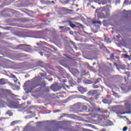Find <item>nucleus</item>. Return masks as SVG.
<instances>
[{"label":"nucleus","mask_w":131,"mask_h":131,"mask_svg":"<svg viewBox=\"0 0 131 131\" xmlns=\"http://www.w3.org/2000/svg\"><path fill=\"white\" fill-rule=\"evenodd\" d=\"M97 16L98 18H100V19H105V18H107V17L109 16V12H106V15H105L103 12H98Z\"/></svg>","instance_id":"1"},{"label":"nucleus","mask_w":131,"mask_h":131,"mask_svg":"<svg viewBox=\"0 0 131 131\" xmlns=\"http://www.w3.org/2000/svg\"><path fill=\"white\" fill-rule=\"evenodd\" d=\"M51 89L54 92H57V91H60L61 90V86L54 84L51 86Z\"/></svg>","instance_id":"2"},{"label":"nucleus","mask_w":131,"mask_h":131,"mask_svg":"<svg viewBox=\"0 0 131 131\" xmlns=\"http://www.w3.org/2000/svg\"><path fill=\"white\" fill-rule=\"evenodd\" d=\"M124 105L126 110H128V111L131 110V101H126Z\"/></svg>","instance_id":"3"},{"label":"nucleus","mask_w":131,"mask_h":131,"mask_svg":"<svg viewBox=\"0 0 131 131\" xmlns=\"http://www.w3.org/2000/svg\"><path fill=\"white\" fill-rule=\"evenodd\" d=\"M78 90L81 94H84V93H86V92H88V90L86 89L81 86L78 88Z\"/></svg>","instance_id":"4"},{"label":"nucleus","mask_w":131,"mask_h":131,"mask_svg":"<svg viewBox=\"0 0 131 131\" xmlns=\"http://www.w3.org/2000/svg\"><path fill=\"white\" fill-rule=\"evenodd\" d=\"M59 28L61 29L62 32H67L70 30V28H67L66 27L59 26Z\"/></svg>","instance_id":"5"},{"label":"nucleus","mask_w":131,"mask_h":131,"mask_svg":"<svg viewBox=\"0 0 131 131\" xmlns=\"http://www.w3.org/2000/svg\"><path fill=\"white\" fill-rule=\"evenodd\" d=\"M97 111L99 112V113H101V114H104V113H107V112H108L107 110L101 108H97Z\"/></svg>","instance_id":"6"},{"label":"nucleus","mask_w":131,"mask_h":131,"mask_svg":"<svg viewBox=\"0 0 131 131\" xmlns=\"http://www.w3.org/2000/svg\"><path fill=\"white\" fill-rule=\"evenodd\" d=\"M31 50V48H30V45L25 44L24 51V52H28Z\"/></svg>","instance_id":"7"},{"label":"nucleus","mask_w":131,"mask_h":131,"mask_svg":"<svg viewBox=\"0 0 131 131\" xmlns=\"http://www.w3.org/2000/svg\"><path fill=\"white\" fill-rule=\"evenodd\" d=\"M95 99L94 98H90L89 99V102L92 106H95Z\"/></svg>","instance_id":"8"},{"label":"nucleus","mask_w":131,"mask_h":131,"mask_svg":"<svg viewBox=\"0 0 131 131\" xmlns=\"http://www.w3.org/2000/svg\"><path fill=\"white\" fill-rule=\"evenodd\" d=\"M25 44H20L19 45H18L17 46V49L18 50H21L22 51H24V48H25Z\"/></svg>","instance_id":"9"},{"label":"nucleus","mask_w":131,"mask_h":131,"mask_svg":"<svg viewBox=\"0 0 131 131\" xmlns=\"http://www.w3.org/2000/svg\"><path fill=\"white\" fill-rule=\"evenodd\" d=\"M96 94V90L89 91L88 92V96H94Z\"/></svg>","instance_id":"10"},{"label":"nucleus","mask_w":131,"mask_h":131,"mask_svg":"<svg viewBox=\"0 0 131 131\" xmlns=\"http://www.w3.org/2000/svg\"><path fill=\"white\" fill-rule=\"evenodd\" d=\"M6 83H7V82L5 81V79L2 78L0 79V84L4 85V84H6Z\"/></svg>","instance_id":"11"},{"label":"nucleus","mask_w":131,"mask_h":131,"mask_svg":"<svg viewBox=\"0 0 131 131\" xmlns=\"http://www.w3.org/2000/svg\"><path fill=\"white\" fill-rule=\"evenodd\" d=\"M61 10H62L63 11H66V12H73V10L71 9H68L65 7L61 8Z\"/></svg>","instance_id":"12"},{"label":"nucleus","mask_w":131,"mask_h":131,"mask_svg":"<svg viewBox=\"0 0 131 131\" xmlns=\"http://www.w3.org/2000/svg\"><path fill=\"white\" fill-rule=\"evenodd\" d=\"M38 86H39V84L33 85L32 86H30V89L31 90H34V89H35L36 88H37Z\"/></svg>","instance_id":"13"},{"label":"nucleus","mask_w":131,"mask_h":131,"mask_svg":"<svg viewBox=\"0 0 131 131\" xmlns=\"http://www.w3.org/2000/svg\"><path fill=\"white\" fill-rule=\"evenodd\" d=\"M93 24H102V21L101 20L99 21H93L92 22Z\"/></svg>","instance_id":"14"},{"label":"nucleus","mask_w":131,"mask_h":131,"mask_svg":"<svg viewBox=\"0 0 131 131\" xmlns=\"http://www.w3.org/2000/svg\"><path fill=\"white\" fill-rule=\"evenodd\" d=\"M70 26L72 27V28H75V27H76V25L72 24L71 21L70 22Z\"/></svg>","instance_id":"15"},{"label":"nucleus","mask_w":131,"mask_h":131,"mask_svg":"<svg viewBox=\"0 0 131 131\" xmlns=\"http://www.w3.org/2000/svg\"><path fill=\"white\" fill-rule=\"evenodd\" d=\"M108 102L109 101L107 99L102 100V102L104 103V104H108Z\"/></svg>","instance_id":"16"},{"label":"nucleus","mask_w":131,"mask_h":131,"mask_svg":"<svg viewBox=\"0 0 131 131\" xmlns=\"http://www.w3.org/2000/svg\"><path fill=\"white\" fill-rule=\"evenodd\" d=\"M45 92L46 93H49L50 92V88L49 87H45Z\"/></svg>","instance_id":"17"},{"label":"nucleus","mask_w":131,"mask_h":131,"mask_svg":"<svg viewBox=\"0 0 131 131\" xmlns=\"http://www.w3.org/2000/svg\"><path fill=\"white\" fill-rule=\"evenodd\" d=\"M13 78H14V82H17V81H18V79H17V78L16 77V76L13 75L12 76Z\"/></svg>","instance_id":"18"},{"label":"nucleus","mask_w":131,"mask_h":131,"mask_svg":"<svg viewBox=\"0 0 131 131\" xmlns=\"http://www.w3.org/2000/svg\"><path fill=\"white\" fill-rule=\"evenodd\" d=\"M82 109L84 111H86L88 110V106L86 105H83L82 106Z\"/></svg>","instance_id":"19"},{"label":"nucleus","mask_w":131,"mask_h":131,"mask_svg":"<svg viewBox=\"0 0 131 131\" xmlns=\"http://www.w3.org/2000/svg\"><path fill=\"white\" fill-rule=\"evenodd\" d=\"M28 114H32V116H35V115H34V113H32V111H30L27 113Z\"/></svg>","instance_id":"20"},{"label":"nucleus","mask_w":131,"mask_h":131,"mask_svg":"<svg viewBox=\"0 0 131 131\" xmlns=\"http://www.w3.org/2000/svg\"><path fill=\"white\" fill-rule=\"evenodd\" d=\"M16 123H17V121H13L11 123V125H15V124H16Z\"/></svg>","instance_id":"21"},{"label":"nucleus","mask_w":131,"mask_h":131,"mask_svg":"<svg viewBox=\"0 0 131 131\" xmlns=\"http://www.w3.org/2000/svg\"><path fill=\"white\" fill-rule=\"evenodd\" d=\"M9 112H11V111H8V114H9V116H12V115H13V113H10V114L9 113Z\"/></svg>","instance_id":"22"},{"label":"nucleus","mask_w":131,"mask_h":131,"mask_svg":"<svg viewBox=\"0 0 131 131\" xmlns=\"http://www.w3.org/2000/svg\"><path fill=\"white\" fill-rule=\"evenodd\" d=\"M111 59H114V54H112L111 55Z\"/></svg>","instance_id":"23"},{"label":"nucleus","mask_w":131,"mask_h":131,"mask_svg":"<svg viewBox=\"0 0 131 131\" xmlns=\"http://www.w3.org/2000/svg\"><path fill=\"white\" fill-rule=\"evenodd\" d=\"M123 131L127 130V127H126V126L124 127L123 128Z\"/></svg>","instance_id":"24"},{"label":"nucleus","mask_w":131,"mask_h":131,"mask_svg":"<svg viewBox=\"0 0 131 131\" xmlns=\"http://www.w3.org/2000/svg\"><path fill=\"white\" fill-rule=\"evenodd\" d=\"M125 74H127L128 77H129V76H130V75H129V72H126Z\"/></svg>","instance_id":"25"},{"label":"nucleus","mask_w":131,"mask_h":131,"mask_svg":"<svg viewBox=\"0 0 131 131\" xmlns=\"http://www.w3.org/2000/svg\"><path fill=\"white\" fill-rule=\"evenodd\" d=\"M124 57L126 58H129V56H128L127 54H125Z\"/></svg>","instance_id":"26"},{"label":"nucleus","mask_w":131,"mask_h":131,"mask_svg":"<svg viewBox=\"0 0 131 131\" xmlns=\"http://www.w3.org/2000/svg\"><path fill=\"white\" fill-rule=\"evenodd\" d=\"M94 89H98L99 88V86L95 85L93 86Z\"/></svg>","instance_id":"27"},{"label":"nucleus","mask_w":131,"mask_h":131,"mask_svg":"<svg viewBox=\"0 0 131 131\" xmlns=\"http://www.w3.org/2000/svg\"><path fill=\"white\" fill-rule=\"evenodd\" d=\"M49 4H54L55 5V3L54 1H51L49 2Z\"/></svg>","instance_id":"28"},{"label":"nucleus","mask_w":131,"mask_h":131,"mask_svg":"<svg viewBox=\"0 0 131 131\" xmlns=\"http://www.w3.org/2000/svg\"><path fill=\"white\" fill-rule=\"evenodd\" d=\"M127 113H128V114H131V110L127 112Z\"/></svg>","instance_id":"29"},{"label":"nucleus","mask_w":131,"mask_h":131,"mask_svg":"<svg viewBox=\"0 0 131 131\" xmlns=\"http://www.w3.org/2000/svg\"><path fill=\"white\" fill-rule=\"evenodd\" d=\"M9 84L11 86L13 85V83H11V82H8Z\"/></svg>","instance_id":"30"},{"label":"nucleus","mask_w":131,"mask_h":131,"mask_svg":"<svg viewBox=\"0 0 131 131\" xmlns=\"http://www.w3.org/2000/svg\"><path fill=\"white\" fill-rule=\"evenodd\" d=\"M61 111L60 110H56L55 112H60Z\"/></svg>","instance_id":"31"},{"label":"nucleus","mask_w":131,"mask_h":131,"mask_svg":"<svg viewBox=\"0 0 131 131\" xmlns=\"http://www.w3.org/2000/svg\"><path fill=\"white\" fill-rule=\"evenodd\" d=\"M122 67H123V69H125V66H123Z\"/></svg>","instance_id":"32"},{"label":"nucleus","mask_w":131,"mask_h":131,"mask_svg":"<svg viewBox=\"0 0 131 131\" xmlns=\"http://www.w3.org/2000/svg\"><path fill=\"white\" fill-rule=\"evenodd\" d=\"M120 114H121V115L125 114V113H120Z\"/></svg>","instance_id":"33"},{"label":"nucleus","mask_w":131,"mask_h":131,"mask_svg":"<svg viewBox=\"0 0 131 131\" xmlns=\"http://www.w3.org/2000/svg\"><path fill=\"white\" fill-rule=\"evenodd\" d=\"M52 80H53V78L50 79L49 80V81H52Z\"/></svg>","instance_id":"34"},{"label":"nucleus","mask_w":131,"mask_h":131,"mask_svg":"<svg viewBox=\"0 0 131 131\" xmlns=\"http://www.w3.org/2000/svg\"><path fill=\"white\" fill-rule=\"evenodd\" d=\"M40 54L41 56H43V54L41 52H40Z\"/></svg>","instance_id":"35"},{"label":"nucleus","mask_w":131,"mask_h":131,"mask_svg":"<svg viewBox=\"0 0 131 131\" xmlns=\"http://www.w3.org/2000/svg\"><path fill=\"white\" fill-rule=\"evenodd\" d=\"M117 59H119V56L117 57Z\"/></svg>","instance_id":"36"},{"label":"nucleus","mask_w":131,"mask_h":131,"mask_svg":"<svg viewBox=\"0 0 131 131\" xmlns=\"http://www.w3.org/2000/svg\"><path fill=\"white\" fill-rule=\"evenodd\" d=\"M96 83H98V82H96L95 83V84H96Z\"/></svg>","instance_id":"37"},{"label":"nucleus","mask_w":131,"mask_h":131,"mask_svg":"<svg viewBox=\"0 0 131 131\" xmlns=\"http://www.w3.org/2000/svg\"><path fill=\"white\" fill-rule=\"evenodd\" d=\"M35 119H38V118H37V117H36V118H35Z\"/></svg>","instance_id":"38"},{"label":"nucleus","mask_w":131,"mask_h":131,"mask_svg":"<svg viewBox=\"0 0 131 131\" xmlns=\"http://www.w3.org/2000/svg\"><path fill=\"white\" fill-rule=\"evenodd\" d=\"M11 95H13V96H15L14 94H11Z\"/></svg>","instance_id":"39"},{"label":"nucleus","mask_w":131,"mask_h":131,"mask_svg":"<svg viewBox=\"0 0 131 131\" xmlns=\"http://www.w3.org/2000/svg\"><path fill=\"white\" fill-rule=\"evenodd\" d=\"M54 1H57V0H54Z\"/></svg>","instance_id":"40"}]
</instances>
